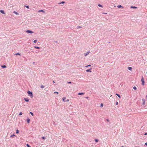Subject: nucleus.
Wrapping results in <instances>:
<instances>
[{"instance_id":"nucleus-1","label":"nucleus","mask_w":147,"mask_h":147,"mask_svg":"<svg viewBox=\"0 0 147 147\" xmlns=\"http://www.w3.org/2000/svg\"><path fill=\"white\" fill-rule=\"evenodd\" d=\"M27 93L31 98L33 97L32 93V92L28 91L27 92Z\"/></svg>"},{"instance_id":"nucleus-2","label":"nucleus","mask_w":147,"mask_h":147,"mask_svg":"<svg viewBox=\"0 0 147 147\" xmlns=\"http://www.w3.org/2000/svg\"><path fill=\"white\" fill-rule=\"evenodd\" d=\"M26 32L28 33L32 34L33 33V32L31 30H27L26 31Z\"/></svg>"},{"instance_id":"nucleus-3","label":"nucleus","mask_w":147,"mask_h":147,"mask_svg":"<svg viewBox=\"0 0 147 147\" xmlns=\"http://www.w3.org/2000/svg\"><path fill=\"white\" fill-rule=\"evenodd\" d=\"M141 81H142V85H144V82H144V79L143 77H142V78Z\"/></svg>"},{"instance_id":"nucleus-4","label":"nucleus","mask_w":147,"mask_h":147,"mask_svg":"<svg viewBox=\"0 0 147 147\" xmlns=\"http://www.w3.org/2000/svg\"><path fill=\"white\" fill-rule=\"evenodd\" d=\"M142 100L143 102L142 103V105H145V99L144 98H143L142 99Z\"/></svg>"},{"instance_id":"nucleus-5","label":"nucleus","mask_w":147,"mask_h":147,"mask_svg":"<svg viewBox=\"0 0 147 147\" xmlns=\"http://www.w3.org/2000/svg\"><path fill=\"white\" fill-rule=\"evenodd\" d=\"M92 69V68H90V69H87V70H86V71L87 72H91V70Z\"/></svg>"},{"instance_id":"nucleus-6","label":"nucleus","mask_w":147,"mask_h":147,"mask_svg":"<svg viewBox=\"0 0 147 147\" xmlns=\"http://www.w3.org/2000/svg\"><path fill=\"white\" fill-rule=\"evenodd\" d=\"M89 53H90V52L89 51L87 52L86 53L84 54L85 56H86L87 55H88L89 54Z\"/></svg>"},{"instance_id":"nucleus-7","label":"nucleus","mask_w":147,"mask_h":147,"mask_svg":"<svg viewBox=\"0 0 147 147\" xmlns=\"http://www.w3.org/2000/svg\"><path fill=\"white\" fill-rule=\"evenodd\" d=\"M117 7L119 8H123V7L121 5H118V6H117Z\"/></svg>"},{"instance_id":"nucleus-8","label":"nucleus","mask_w":147,"mask_h":147,"mask_svg":"<svg viewBox=\"0 0 147 147\" xmlns=\"http://www.w3.org/2000/svg\"><path fill=\"white\" fill-rule=\"evenodd\" d=\"M0 11V12H1V13H3V14H5V12H4V11H3V10H1Z\"/></svg>"},{"instance_id":"nucleus-9","label":"nucleus","mask_w":147,"mask_h":147,"mask_svg":"<svg viewBox=\"0 0 147 147\" xmlns=\"http://www.w3.org/2000/svg\"><path fill=\"white\" fill-rule=\"evenodd\" d=\"M84 94V93H83V92H80L78 94V95H83Z\"/></svg>"},{"instance_id":"nucleus-10","label":"nucleus","mask_w":147,"mask_h":147,"mask_svg":"<svg viewBox=\"0 0 147 147\" xmlns=\"http://www.w3.org/2000/svg\"><path fill=\"white\" fill-rule=\"evenodd\" d=\"M30 119L29 118H28L27 119V121L28 123H30Z\"/></svg>"},{"instance_id":"nucleus-11","label":"nucleus","mask_w":147,"mask_h":147,"mask_svg":"<svg viewBox=\"0 0 147 147\" xmlns=\"http://www.w3.org/2000/svg\"><path fill=\"white\" fill-rule=\"evenodd\" d=\"M131 8H132V9H135V8H137V7L135 6H131Z\"/></svg>"},{"instance_id":"nucleus-12","label":"nucleus","mask_w":147,"mask_h":147,"mask_svg":"<svg viewBox=\"0 0 147 147\" xmlns=\"http://www.w3.org/2000/svg\"><path fill=\"white\" fill-rule=\"evenodd\" d=\"M128 69L130 70H131L132 68L131 67H128Z\"/></svg>"},{"instance_id":"nucleus-13","label":"nucleus","mask_w":147,"mask_h":147,"mask_svg":"<svg viewBox=\"0 0 147 147\" xmlns=\"http://www.w3.org/2000/svg\"><path fill=\"white\" fill-rule=\"evenodd\" d=\"M13 13H15V14L17 15H18L19 14L18 12H16L15 11H14Z\"/></svg>"},{"instance_id":"nucleus-14","label":"nucleus","mask_w":147,"mask_h":147,"mask_svg":"<svg viewBox=\"0 0 147 147\" xmlns=\"http://www.w3.org/2000/svg\"><path fill=\"white\" fill-rule=\"evenodd\" d=\"M38 12H42L43 13H45V11L43 10H40L38 11Z\"/></svg>"},{"instance_id":"nucleus-15","label":"nucleus","mask_w":147,"mask_h":147,"mask_svg":"<svg viewBox=\"0 0 147 147\" xmlns=\"http://www.w3.org/2000/svg\"><path fill=\"white\" fill-rule=\"evenodd\" d=\"M98 6L99 7H103V6L101 4H98Z\"/></svg>"},{"instance_id":"nucleus-16","label":"nucleus","mask_w":147,"mask_h":147,"mask_svg":"<svg viewBox=\"0 0 147 147\" xmlns=\"http://www.w3.org/2000/svg\"><path fill=\"white\" fill-rule=\"evenodd\" d=\"M24 100L26 102H28L29 101V99L28 98H24Z\"/></svg>"},{"instance_id":"nucleus-17","label":"nucleus","mask_w":147,"mask_h":147,"mask_svg":"<svg viewBox=\"0 0 147 147\" xmlns=\"http://www.w3.org/2000/svg\"><path fill=\"white\" fill-rule=\"evenodd\" d=\"M34 47L36 48V49H40V47H37V46H35Z\"/></svg>"},{"instance_id":"nucleus-18","label":"nucleus","mask_w":147,"mask_h":147,"mask_svg":"<svg viewBox=\"0 0 147 147\" xmlns=\"http://www.w3.org/2000/svg\"><path fill=\"white\" fill-rule=\"evenodd\" d=\"M1 67L3 68H6V65H2V66H1Z\"/></svg>"},{"instance_id":"nucleus-19","label":"nucleus","mask_w":147,"mask_h":147,"mask_svg":"<svg viewBox=\"0 0 147 147\" xmlns=\"http://www.w3.org/2000/svg\"><path fill=\"white\" fill-rule=\"evenodd\" d=\"M116 95H117V96L119 97V98H120V95L119 94H117V93H116Z\"/></svg>"},{"instance_id":"nucleus-20","label":"nucleus","mask_w":147,"mask_h":147,"mask_svg":"<svg viewBox=\"0 0 147 147\" xmlns=\"http://www.w3.org/2000/svg\"><path fill=\"white\" fill-rule=\"evenodd\" d=\"M133 88L135 90H136L137 89V88L135 86H134L133 87Z\"/></svg>"},{"instance_id":"nucleus-21","label":"nucleus","mask_w":147,"mask_h":147,"mask_svg":"<svg viewBox=\"0 0 147 147\" xmlns=\"http://www.w3.org/2000/svg\"><path fill=\"white\" fill-rule=\"evenodd\" d=\"M45 87V86H43V85H41L40 86V87L42 88H44V87Z\"/></svg>"},{"instance_id":"nucleus-22","label":"nucleus","mask_w":147,"mask_h":147,"mask_svg":"<svg viewBox=\"0 0 147 147\" xmlns=\"http://www.w3.org/2000/svg\"><path fill=\"white\" fill-rule=\"evenodd\" d=\"M64 3V1H62L61 2L59 3V4H61V3Z\"/></svg>"},{"instance_id":"nucleus-23","label":"nucleus","mask_w":147,"mask_h":147,"mask_svg":"<svg viewBox=\"0 0 147 147\" xmlns=\"http://www.w3.org/2000/svg\"><path fill=\"white\" fill-rule=\"evenodd\" d=\"M37 40H35L33 42L34 43H35L37 42Z\"/></svg>"},{"instance_id":"nucleus-24","label":"nucleus","mask_w":147,"mask_h":147,"mask_svg":"<svg viewBox=\"0 0 147 147\" xmlns=\"http://www.w3.org/2000/svg\"><path fill=\"white\" fill-rule=\"evenodd\" d=\"M15 136V135H14V134H13L12 135H11L10 136L11 137H12L13 136Z\"/></svg>"},{"instance_id":"nucleus-25","label":"nucleus","mask_w":147,"mask_h":147,"mask_svg":"<svg viewBox=\"0 0 147 147\" xmlns=\"http://www.w3.org/2000/svg\"><path fill=\"white\" fill-rule=\"evenodd\" d=\"M103 104L102 103H101V104H100V106L101 107H103Z\"/></svg>"},{"instance_id":"nucleus-26","label":"nucleus","mask_w":147,"mask_h":147,"mask_svg":"<svg viewBox=\"0 0 147 147\" xmlns=\"http://www.w3.org/2000/svg\"><path fill=\"white\" fill-rule=\"evenodd\" d=\"M95 141L96 142H97L98 141V140L97 139H96L95 140Z\"/></svg>"},{"instance_id":"nucleus-27","label":"nucleus","mask_w":147,"mask_h":147,"mask_svg":"<svg viewBox=\"0 0 147 147\" xmlns=\"http://www.w3.org/2000/svg\"><path fill=\"white\" fill-rule=\"evenodd\" d=\"M16 55H20V54L18 53H16L15 54Z\"/></svg>"},{"instance_id":"nucleus-28","label":"nucleus","mask_w":147,"mask_h":147,"mask_svg":"<svg viewBox=\"0 0 147 147\" xmlns=\"http://www.w3.org/2000/svg\"><path fill=\"white\" fill-rule=\"evenodd\" d=\"M19 133V130L17 129L16 131V133L18 134Z\"/></svg>"},{"instance_id":"nucleus-29","label":"nucleus","mask_w":147,"mask_h":147,"mask_svg":"<svg viewBox=\"0 0 147 147\" xmlns=\"http://www.w3.org/2000/svg\"><path fill=\"white\" fill-rule=\"evenodd\" d=\"M67 83L68 84H69L72 83V82H67Z\"/></svg>"},{"instance_id":"nucleus-30","label":"nucleus","mask_w":147,"mask_h":147,"mask_svg":"<svg viewBox=\"0 0 147 147\" xmlns=\"http://www.w3.org/2000/svg\"><path fill=\"white\" fill-rule=\"evenodd\" d=\"M90 66H91V65H87V66H86V67H90Z\"/></svg>"},{"instance_id":"nucleus-31","label":"nucleus","mask_w":147,"mask_h":147,"mask_svg":"<svg viewBox=\"0 0 147 147\" xmlns=\"http://www.w3.org/2000/svg\"><path fill=\"white\" fill-rule=\"evenodd\" d=\"M26 146H28V147H31L28 144H26Z\"/></svg>"},{"instance_id":"nucleus-32","label":"nucleus","mask_w":147,"mask_h":147,"mask_svg":"<svg viewBox=\"0 0 147 147\" xmlns=\"http://www.w3.org/2000/svg\"><path fill=\"white\" fill-rule=\"evenodd\" d=\"M66 98L65 97V99ZM69 101V99H67V100H65V101H66V102H67V101Z\"/></svg>"},{"instance_id":"nucleus-33","label":"nucleus","mask_w":147,"mask_h":147,"mask_svg":"<svg viewBox=\"0 0 147 147\" xmlns=\"http://www.w3.org/2000/svg\"><path fill=\"white\" fill-rule=\"evenodd\" d=\"M22 113L21 112H20V113H19V115H22Z\"/></svg>"},{"instance_id":"nucleus-34","label":"nucleus","mask_w":147,"mask_h":147,"mask_svg":"<svg viewBox=\"0 0 147 147\" xmlns=\"http://www.w3.org/2000/svg\"><path fill=\"white\" fill-rule=\"evenodd\" d=\"M30 113L32 116H33V113L31 112H30Z\"/></svg>"},{"instance_id":"nucleus-35","label":"nucleus","mask_w":147,"mask_h":147,"mask_svg":"<svg viewBox=\"0 0 147 147\" xmlns=\"http://www.w3.org/2000/svg\"><path fill=\"white\" fill-rule=\"evenodd\" d=\"M82 28V27L80 26H78L77 27V28Z\"/></svg>"},{"instance_id":"nucleus-36","label":"nucleus","mask_w":147,"mask_h":147,"mask_svg":"<svg viewBox=\"0 0 147 147\" xmlns=\"http://www.w3.org/2000/svg\"><path fill=\"white\" fill-rule=\"evenodd\" d=\"M25 6L28 9L29 8V7L28 6Z\"/></svg>"},{"instance_id":"nucleus-37","label":"nucleus","mask_w":147,"mask_h":147,"mask_svg":"<svg viewBox=\"0 0 147 147\" xmlns=\"http://www.w3.org/2000/svg\"><path fill=\"white\" fill-rule=\"evenodd\" d=\"M118 105V102H117L116 103V104H115V105Z\"/></svg>"},{"instance_id":"nucleus-38","label":"nucleus","mask_w":147,"mask_h":147,"mask_svg":"<svg viewBox=\"0 0 147 147\" xmlns=\"http://www.w3.org/2000/svg\"><path fill=\"white\" fill-rule=\"evenodd\" d=\"M54 93H57V94H58L59 93L57 92H54Z\"/></svg>"},{"instance_id":"nucleus-39","label":"nucleus","mask_w":147,"mask_h":147,"mask_svg":"<svg viewBox=\"0 0 147 147\" xmlns=\"http://www.w3.org/2000/svg\"><path fill=\"white\" fill-rule=\"evenodd\" d=\"M106 120L108 122L109 121V120L108 119H107Z\"/></svg>"},{"instance_id":"nucleus-40","label":"nucleus","mask_w":147,"mask_h":147,"mask_svg":"<svg viewBox=\"0 0 147 147\" xmlns=\"http://www.w3.org/2000/svg\"><path fill=\"white\" fill-rule=\"evenodd\" d=\"M144 135H147V132L146 133H145L144 134Z\"/></svg>"},{"instance_id":"nucleus-41","label":"nucleus","mask_w":147,"mask_h":147,"mask_svg":"<svg viewBox=\"0 0 147 147\" xmlns=\"http://www.w3.org/2000/svg\"><path fill=\"white\" fill-rule=\"evenodd\" d=\"M42 138L43 139H44V140L45 139V137H42Z\"/></svg>"},{"instance_id":"nucleus-42","label":"nucleus","mask_w":147,"mask_h":147,"mask_svg":"<svg viewBox=\"0 0 147 147\" xmlns=\"http://www.w3.org/2000/svg\"><path fill=\"white\" fill-rule=\"evenodd\" d=\"M145 144L146 145H147V142L145 143Z\"/></svg>"},{"instance_id":"nucleus-43","label":"nucleus","mask_w":147,"mask_h":147,"mask_svg":"<svg viewBox=\"0 0 147 147\" xmlns=\"http://www.w3.org/2000/svg\"><path fill=\"white\" fill-rule=\"evenodd\" d=\"M63 101L65 100H64V98H63Z\"/></svg>"},{"instance_id":"nucleus-44","label":"nucleus","mask_w":147,"mask_h":147,"mask_svg":"<svg viewBox=\"0 0 147 147\" xmlns=\"http://www.w3.org/2000/svg\"><path fill=\"white\" fill-rule=\"evenodd\" d=\"M88 98V97H86V98Z\"/></svg>"},{"instance_id":"nucleus-45","label":"nucleus","mask_w":147,"mask_h":147,"mask_svg":"<svg viewBox=\"0 0 147 147\" xmlns=\"http://www.w3.org/2000/svg\"><path fill=\"white\" fill-rule=\"evenodd\" d=\"M53 83H55V82L54 81H53Z\"/></svg>"},{"instance_id":"nucleus-46","label":"nucleus","mask_w":147,"mask_h":147,"mask_svg":"<svg viewBox=\"0 0 147 147\" xmlns=\"http://www.w3.org/2000/svg\"><path fill=\"white\" fill-rule=\"evenodd\" d=\"M122 147H124V146H122Z\"/></svg>"}]
</instances>
